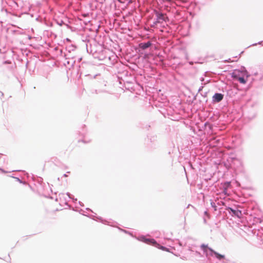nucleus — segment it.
<instances>
[{"instance_id": "nucleus-2", "label": "nucleus", "mask_w": 263, "mask_h": 263, "mask_svg": "<svg viewBox=\"0 0 263 263\" xmlns=\"http://www.w3.org/2000/svg\"><path fill=\"white\" fill-rule=\"evenodd\" d=\"M144 241L147 243H152L154 246L157 247V248L160 249L163 251L169 252V249L168 248L160 245L154 239H145Z\"/></svg>"}, {"instance_id": "nucleus-6", "label": "nucleus", "mask_w": 263, "mask_h": 263, "mask_svg": "<svg viewBox=\"0 0 263 263\" xmlns=\"http://www.w3.org/2000/svg\"><path fill=\"white\" fill-rule=\"evenodd\" d=\"M151 45V43L149 42H147V43H142L141 44V47L144 49H146L148 47H149Z\"/></svg>"}, {"instance_id": "nucleus-1", "label": "nucleus", "mask_w": 263, "mask_h": 263, "mask_svg": "<svg viewBox=\"0 0 263 263\" xmlns=\"http://www.w3.org/2000/svg\"><path fill=\"white\" fill-rule=\"evenodd\" d=\"M233 78L240 83L245 84L248 81L249 75L247 71H235L232 74Z\"/></svg>"}, {"instance_id": "nucleus-8", "label": "nucleus", "mask_w": 263, "mask_h": 263, "mask_svg": "<svg viewBox=\"0 0 263 263\" xmlns=\"http://www.w3.org/2000/svg\"><path fill=\"white\" fill-rule=\"evenodd\" d=\"M201 248L204 250V251H205L206 249H207L208 248V246L207 245H205L204 244H202L201 246Z\"/></svg>"}, {"instance_id": "nucleus-10", "label": "nucleus", "mask_w": 263, "mask_h": 263, "mask_svg": "<svg viewBox=\"0 0 263 263\" xmlns=\"http://www.w3.org/2000/svg\"><path fill=\"white\" fill-rule=\"evenodd\" d=\"M129 3H132V1H129Z\"/></svg>"}, {"instance_id": "nucleus-3", "label": "nucleus", "mask_w": 263, "mask_h": 263, "mask_svg": "<svg viewBox=\"0 0 263 263\" xmlns=\"http://www.w3.org/2000/svg\"><path fill=\"white\" fill-rule=\"evenodd\" d=\"M223 95L221 93H215L213 97V101L216 102H219L222 100Z\"/></svg>"}, {"instance_id": "nucleus-9", "label": "nucleus", "mask_w": 263, "mask_h": 263, "mask_svg": "<svg viewBox=\"0 0 263 263\" xmlns=\"http://www.w3.org/2000/svg\"><path fill=\"white\" fill-rule=\"evenodd\" d=\"M3 96H4V94L2 92H0V97L1 98L2 97H3Z\"/></svg>"}, {"instance_id": "nucleus-4", "label": "nucleus", "mask_w": 263, "mask_h": 263, "mask_svg": "<svg viewBox=\"0 0 263 263\" xmlns=\"http://www.w3.org/2000/svg\"><path fill=\"white\" fill-rule=\"evenodd\" d=\"M158 20L159 22H161V21H166V20L167 19V17L166 15L163 13H158L157 15Z\"/></svg>"}, {"instance_id": "nucleus-5", "label": "nucleus", "mask_w": 263, "mask_h": 263, "mask_svg": "<svg viewBox=\"0 0 263 263\" xmlns=\"http://www.w3.org/2000/svg\"><path fill=\"white\" fill-rule=\"evenodd\" d=\"M209 250L214 253V254L215 255L216 257L218 259L220 260V259H223L224 258V255H221V254L218 253L217 252H216L215 251H214L212 249H209Z\"/></svg>"}, {"instance_id": "nucleus-7", "label": "nucleus", "mask_w": 263, "mask_h": 263, "mask_svg": "<svg viewBox=\"0 0 263 263\" xmlns=\"http://www.w3.org/2000/svg\"><path fill=\"white\" fill-rule=\"evenodd\" d=\"M230 210L234 214H235V215H236L237 216H239V215L241 214V212L240 211H238V210L236 211V210L232 209V208H230Z\"/></svg>"}]
</instances>
